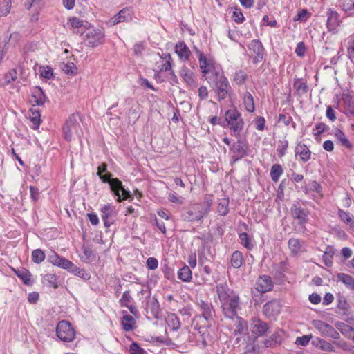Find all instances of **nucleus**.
<instances>
[{"label":"nucleus","instance_id":"nucleus-42","mask_svg":"<svg viewBox=\"0 0 354 354\" xmlns=\"http://www.w3.org/2000/svg\"><path fill=\"white\" fill-rule=\"evenodd\" d=\"M192 271L189 266H184L178 272V277L183 281L189 282L192 279Z\"/></svg>","mask_w":354,"mask_h":354},{"label":"nucleus","instance_id":"nucleus-53","mask_svg":"<svg viewBox=\"0 0 354 354\" xmlns=\"http://www.w3.org/2000/svg\"><path fill=\"white\" fill-rule=\"evenodd\" d=\"M132 299H132L131 296L130 295L129 290H127V291L124 292L122 295V297L119 300L120 306H122V307L129 306V305L131 302Z\"/></svg>","mask_w":354,"mask_h":354},{"label":"nucleus","instance_id":"nucleus-47","mask_svg":"<svg viewBox=\"0 0 354 354\" xmlns=\"http://www.w3.org/2000/svg\"><path fill=\"white\" fill-rule=\"evenodd\" d=\"M32 261L37 264H39L45 259L46 255L44 252L41 249H36L32 252Z\"/></svg>","mask_w":354,"mask_h":354},{"label":"nucleus","instance_id":"nucleus-20","mask_svg":"<svg viewBox=\"0 0 354 354\" xmlns=\"http://www.w3.org/2000/svg\"><path fill=\"white\" fill-rule=\"evenodd\" d=\"M292 216L299 221V224L306 223L308 221V211L302 209L299 204H294L291 207Z\"/></svg>","mask_w":354,"mask_h":354},{"label":"nucleus","instance_id":"nucleus-33","mask_svg":"<svg viewBox=\"0 0 354 354\" xmlns=\"http://www.w3.org/2000/svg\"><path fill=\"white\" fill-rule=\"evenodd\" d=\"M30 120L32 122L31 128L33 129H37L40 125L41 122V114L39 110L35 109H31L29 114Z\"/></svg>","mask_w":354,"mask_h":354},{"label":"nucleus","instance_id":"nucleus-41","mask_svg":"<svg viewBox=\"0 0 354 354\" xmlns=\"http://www.w3.org/2000/svg\"><path fill=\"white\" fill-rule=\"evenodd\" d=\"M334 136L342 145L348 149H351L352 147V145L351 144L348 138L346 137L345 134L340 129H335L334 132Z\"/></svg>","mask_w":354,"mask_h":354},{"label":"nucleus","instance_id":"nucleus-30","mask_svg":"<svg viewBox=\"0 0 354 354\" xmlns=\"http://www.w3.org/2000/svg\"><path fill=\"white\" fill-rule=\"evenodd\" d=\"M165 319L168 326L174 331H177L181 326L180 320L175 313L167 314Z\"/></svg>","mask_w":354,"mask_h":354},{"label":"nucleus","instance_id":"nucleus-48","mask_svg":"<svg viewBox=\"0 0 354 354\" xmlns=\"http://www.w3.org/2000/svg\"><path fill=\"white\" fill-rule=\"evenodd\" d=\"M106 165L104 163L101 164L97 167V174L99 176V178L103 183H106L108 181V179L112 176V174L111 173L103 175V173H105L106 171Z\"/></svg>","mask_w":354,"mask_h":354},{"label":"nucleus","instance_id":"nucleus-10","mask_svg":"<svg viewBox=\"0 0 354 354\" xmlns=\"http://www.w3.org/2000/svg\"><path fill=\"white\" fill-rule=\"evenodd\" d=\"M106 183L109 184L111 190L113 192L114 195L118 197V202L129 199L131 197V192L124 189L122 181L118 178L111 177Z\"/></svg>","mask_w":354,"mask_h":354},{"label":"nucleus","instance_id":"nucleus-32","mask_svg":"<svg viewBox=\"0 0 354 354\" xmlns=\"http://www.w3.org/2000/svg\"><path fill=\"white\" fill-rule=\"evenodd\" d=\"M338 281L342 282L345 286L351 290H354V278L345 273H339L337 275Z\"/></svg>","mask_w":354,"mask_h":354},{"label":"nucleus","instance_id":"nucleus-40","mask_svg":"<svg viewBox=\"0 0 354 354\" xmlns=\"http://www.w3.org/2000/svg\"><path fill=\"white\" fill-rule=\"evenodd\" d=\"M217 212L221 216H225L229 212V199L228 198H221L217 205Z\"/></svg>","mask_w":354,"mask_h":354},{"label":"nucleus","instance_id":"nucleus-39","mask_svg":"<svg viewBox=\"0 0 354 354\" xmlns=\"http://www.w3.org/2000/svg\"><path fill=\"white\" fill-rule=\"evenodd\" d=\"M243 256L240 251H234L231 256V265L234 268H239L243 263Z\"/></svg>","mask_w":354,"mask_h":354},{"label":"nucleus","instance_id":"nucleus-12","mask_svg":"<svg viewBox=\"0 0 354 354\" xmlns=\"http://www.w3.org/2000/svg\"><path fill=\"white\" fill-rule=\"evenodd\" d=\"M101 217L106 227H110L115 221L117 212L115 207L110 204L103 205L101 209Z\"/></svg>","mask_w":354,"mask_h":354},{"label":"nucleus","instance_id":"nucleus-58","mask_svg":"<svg viewBox=\"0 0 354 354\" xmlns=\"http://www.w3.org/2000/svg\"><path fill=\"white\" fill-rule=\"evenodd\" d=\"M39 72L40 75L46 79L51 78L53 74L52 68L48 66L40 67Z\"/></svg>","mask_w":354,"mask_h":354},{"label":"nucleus","instance_id":"nucleus-5","mask_svg":"<svg viewBox=\"0 0 354 354\" xmlns=\"http://www.w3.org/2000/svg\"><path fill=\"white\" fill-rule=\"evenodd\" d=\"M84 42L88 47L95 48L104 42V31L93 27L91 24L85 26Z\"/></svg>","mask_w":354,"mask_h":354},{"label":"nucleus","instance_id":"nucleus-37","mask_svg":"<svg viewBox=\"0 0 354 354\" xmlns=\"http://www.w3.org/2000/svg\"><path fill=\"white\" fill-rule=\"evenodd\" d=\"M150 310L151 314L153 317H157L158 314L160 313V306L158 300L156 298H152L147 304V307L146 308V312L148 313V310Z\"/></svg>","mask_w":354,"mask_h":354},{"label":"nucleus","instance_id":"nucleus-57","mask_svg":"<svg viewBox=\"0 0 354 354\" xmlns=\"http://www.w3.org/2000/svg\"><path fill=\"white\" fill-rule=\"evenodd\" d=\"M62 71L67 75H75L77 72V68L73 63H67L64 64Z\"/></svg>","mask_w":354,"mask_h":354},{"label":"nucleus","instance_id":"nucleus-62","mask_svg":"<svg viewBox=\"0 0 354 354\" xmlns=\"http://www.w3.org/2000/svg\"><path fill=\"white\" fill-rule=\"evenodd\" d=\"M131 354H143L144 350L136 342H133L129 347Z\"/></svg>","mask_w":354,"mask_h":354},{"label":"nucleus","instance_id":"nucleus-49","mask_svg":"<svg viewBox=\"0 0 354 354\" xmlns=\"http://www.w3.org/2000/svg\"><path fill=\"white\" fill-rule=\"evenodd\" d=\"M248 79L247 74L242 70H239L236 71L233 77V81L237 84V85H242L245 84V81Z\"/></svg>","mask_w":354,"mask_h":354},{"label":"nucleus","instance_id":"nucleus-43","mask_svg":"<svg viewBox=\"0 0 354 354\" xmlns=\"http://www.w3.org/2000/svg\"><path fill=\"white\" fill-rule=\"evenodd\" d=\"M283 170L279 164H274L270 169V178L274 183L277 182L280 176L283 174Z\"/></svg>","mask_w":354,"mask_h":354},{"label":"nucleus","instance_id":"nucleus-19","mask_svg":"<svg viewBox=\"0 0 354 354\" xmlns=\"http://www.w3.org/2000/svg\"><path fill=\"white\" fill-rule=\"evenodd\" d=\"M180 75L187 84L192 88L197 86V81L194 72L187 67H183L180 71Z\"/></svg>","mask_w":354,"mask_h":354},{"label":"nucleus","instance_id":"nucleus-46","mask_svg":"<svg viewBox=\"0 0 354 354\" xmlns=\"http://www.w3.org/2000/svg\"><path fill=\"white\" fill-rule=\"evenodd\" d=\"M335 254L334 250L332 248H328V250L324 253L322 256L323 261L326 266L331 267L333 263V255Z\"/></svg>","mask_w":354,"mask_h":354},{"label":"nucleus","instance_id":"nucleus-25","mask_svg":"<svg viewBox=\"0 0 354 354\" xmlns=\"http://www.w3.org/2000/svg\"><path fill=\"white\" fill-rule=\"evenodd\" d=\"M122 313L123 314V317L121 319V324L123 330L127 332L133 330L136 324L135 319L131 315L127 314V311L125 310H122Z\"/></svg>","mask_w":354,"mask_h":354},{"label":"nucleus","instance_id":"nucleus-31","mask_svg":"<svg viewBox=\"0 0 354 354\" xmlns=\"http://www.w3.org/2000/svg\"><path fill=\"white\" fill-rule=\"evenodd\" d=\"M263 313L266 316H272L279 312V304L276 301H270L264 304Z\"/></svg>","mask_w":354,"mask_h":354},{"label":"nucleus","instance_id":"nucleus-54","mask_svg":"<svg viewBox=\"0 0 354 354\" xmlns=\"http://www.w3.org/2000/svg\"><path fill=\"white\" fill-rule=\"evenodd\" d=\"M239 239L241 243L247 249L251 250L253 248V245L250 243V239L245 232H242L239 234Z\"/></svg>","mask_w":354,"mask_h":354},{"label":"nucleus","instance_id":"nucleus-11","mask_svg":"<svg viewBox=\"0 0 354 354\" xmlns=\"http://www.w3.org/2000/svg\"><path fill=\"white\" fill-rule=\"evenodd\" d=\"M231 158L235 162L248 156V147L241 140H238L230 146Z\"/></svg>","mask_w":354,"mask_h":354},{"label":"nucleus","instance_id":"nucleus-18","mask_svg":"<svg viewBox=\"0 0 354 354\" xmlns=\"http://www.w3.org/2000/svg\"><path fill=\"white\" fill-rule=\"evenodd\" d=\"M236 321L234 323L235 329L234 331V335L236 337L235 344H239L241 339L240 335L245 334L248 331V324L246 321H245L243 318L239 316H236Z\"/></svg>","mask_w":354,"mask_h":354},{"label":"nucleus","instance_id":"nucleus-35","mask_svg":"<svg viewBox=\"0 0 354 354\" xmlns=\"http://www.w3.org/2000/svg\"><path fill=\"white\" fill-rule=\"evenodd\" d=\"M68 272L83 279L84 280H88L90 279V274L88 272H87L84 269L77 267L73 263H72V266L70 267V269Z\"/></svg>","mask_w":354,"mask_h":354},{"label":"nucleus","instance_id":"nucleus-61","mask_svg":"<svg viewBox=\"0 0 354 354\" xmlns=\"http://www.w3.org/2000/svg\"><path fill=\"white\" fill-rule=\"evenodd\" d=\"M327 128H328V127L323 122H319V123L316 124L315 128V129H313V131L316 130L317 131L313 133L314 136H319L324 131H325Z\"/></svg>","mask_w":354,"mask_h":354},{"label":"nucleus","instance_id":"nucleus-15","mask_svg":"<svg viewBox=\"0 0 354 354\" xmlns=\"http://www.w3.org/2000/svg\"><path fill=\"white\" fill-rule=\"evenodd\" d=\"M268 329L269 326L266 322L257 317L252 319L250 330L253 334L257 336H262L268 332Z\"/></svg>","mask_w":354,"mask_h":354},{"label":"nucleus","instance_id":"nucleus-52","mask_svg":"<svg viewBox=\"0 0 354 354\" xmlns=\"http://www.w3.org/2000/svg\"><path fill=\"white\" fill-rule=\"evenodd\" d=\"M288 147V141L286 139L279 140L277 145V151L279 157H283L286 153L287 148Z\"/></svg>","mask_w":354,"mask_h":354},{"label":"nucleus","instance_id":"nucleus-59","mask_svg":"<svg viewBox=\"0 0 354 354\" xmlns=\"http://www.w3.org/2000/svg\"><path fill=\"white\" fill-rule=\"evenodd\" d=\"M255 127L259 131H263L265 129L266 120L262 116H257L254 120Z\"/></svg>","mask_w":354,"mask_h":354},{"label":"nucleus","instance_id":"nucleus-13","mask_svg":"<svg viewBox=\"0 0 354 354\" xmlns=\"http://www.w3.org/2000/svg\"><path fill=\"white\" fill-rule=\"evenodd\" d=\"M249 50L252 52L253 62L255 64L261 62L264 57L265 49L261 41L259 39H253L248 46Z\"/></svg>","mask_w":354,"mask_h":354},{"label":"nucleus","instance_id":"nucleus-3","mask_svg":"<svg viewBox=\"0 0 354 354\" xmlns=\"http://www.w3.org/2000/svg\"><path fill=\"white\" fill-rule=\"evenodd\" d=\"M206 80L215 92L218 101L227 97L231 86L223 71L214 75H207Z\"/></svg>","mask_w":354,"mask_h":354},{"label":"nucleus","instance_id":"nucleus-45","mask_svg":"<svg viewBox=\"0 0 354 354\" xmlns=\"http://www.w3.org/2000/svg\"><path fill=\"white\" fill-rule=\"evenodd\" d=\"M44 283L53 288H58L57 278L55 274L48 273L43 277Z\"/></svg>","mask_w":354,"mask_h":354},{"label":"nucleus","instance_id":"nucleus-38","mask_svg":"<svg viewBox=\"0 0 354 354\" xmlns=\"http://www.w3.org/2000/svg\"><path fill=\"white\" fill-rule=\"evenodd\" d=\"M16 275L21 279L23 282L28 286L32 284V280L31 279V273L26 269H21L15 271Z\"/></svg>","mask_w":354,"mask_h":354},{"label":"nucleus","instance_id":"nucleus-17","mask_svg":"<svg viewBox=\"0 0 354 354\" xmlns=\"http://www.w3.org/2000/svg\"><path fill=\"white\" fill-rule=\"evenodd\" d=\"M196 305L201 311V315L205 320L208 321L212 319L214 310L212 303L203 299H198L196 301Z\"/></svg>","mask_w":354,"mask_h":354},{"label":"nucleus","instance_id":"nucleus-6","mask_svg":"<svg viewBox=\"0 0 354 354\" xmlns=\"http://www.w3.org/2000/svg\"><path fill=\"white\" fill-rule=\"evenodd\" d=\"M225 116L227 126L232 131V135L236 137L239 136L244 127V121L241 118V113L237 109H233L227 110L225 113Z\"/></svg>","mask_w":354,"mask_h":354},{"label":"nucleus","instance_id":"nucleus-8","mask_svg":"<svg viewBox=\"0 0 354 354\" xmlns=\"http://www.w3.org/2000/svg\"><path fill=\"white\" fill-rule=\"evenodd\" d=\"M196 53L198 55L200 68L205 79L207 75H214L223 71L220 66L216 65L213 59L207 57L202 52L197 50Z\"/></svg>","mask_w":354,"mask_h":354},{"label":"nucleus","instance_id":"nucleus-23","mask_svg":"<svg viewBox=\"0 0 354 354\" xmlns=\"http://www.w3.org/2000/svg\"><path fill=\"white\" fill-rule=\"evenodd\" d=\"M132 19V12L130 8H124L122 9L113 18V24H117L120 22L129 21Z\"/></svg>","mask_w":354,"mask_h":354},{"label":"nucleus","instance_id":"nucleus-29","mask_svg":"<svg viewBox=\"0 0 354 354\" xmlns=\"http://www.w3.org/2000/svg\"><path fill=\"white\" fill-rule=\"evenodd\" d=\"M337 308L341 315L346 316L350 315V306L344 296L338 297Z\"/></svg>","mask_w":354,"mask_h":354},{"label":"nucleus","instance_id":"nucleus-60","mask_svg":"<svg viewBox=\"0 0 354 354\" xmlns=\"http://www.w3.org/2000/svg\"><path fill=\"white\" fill-rule=\"evenodd\" d=\"M146 264L149 270H153L158 268V261L154 257H149L147 259Z\"/></svg>","mask_w":354,"mask_h":354},{"label":"nucleus","instance_id":"nucleus-16","mask_svg":"<svg viewBox=\"0 0 354 354\" xmlns=\"http://www.w3.org/2000/svg\"><path fill=\"white\" fill-rule=\"evenodd\" d=\"M48 261L55 266L59 267L62 269L68 271L70 267L72 266V261L66 259V258L59 256L55 252L49 255Z\"/></svg>","mask_w":354,"mask_h":354},{"label":"nucleus","instance_id":"nucleus-4","mask_svg":"<svg viewBox=\"0 0 354 354\" xmlns=\"http://www.w3.org/2000/svg\"><path fill=\"white\" fill-rule=\"evenodd\" d=\"M82 116L78 113H72L68 116L63 127L64 138L71 141L75 137L80 138L83 133L80 124Z\"/></svg>","mask_w":354,"mask_h":354},{"label":"nucleus","instance_id":"nucleus-44","mask_svg":"<svg viewBox=\"0 0 354 354\" xmlns=\"http://www.w3.org/2000/svg\"><path fill=\"white\" fill-rule=\"evenodd\" d=\"M288 248L294 254H298L301 250V243L298 239L291 238L288 241Z\"/></svg>","mask_w":354,"mask_h":354},{"label":"nucleus","instance_id":"nucleus-28","mask_svg":"<svg viewBox=\"0 0 354 354\" xmlns=\"http://www.w3.org/2000/svg\"><path fill=\"white\" fill-rule=\"evenodd\" d=\"M175 51L182 60H187L189 57L190 50L184 42L178 43L175 46Z\"/></svg>","mask_w":354,"mask_h":354},{"label":"nucleus","instance_id":"nucleus-51","mask_svg":"<svg viewBox=\"0 0 354 354\" xmlns=\"http://www.w3.org/2000/svg\"><path fill=\"white\" fill-rule=\"evenodd\" d=\"M83 255L81 257L84 262L92 261L95 259V255L91 248L88 247H82Z\"/></svg>","mask_w":354,"mask_h":354},{"label":"nucleus","instance_id":"nucleus-22","mask_svg":"<svg viewBox=\"0 0 354 354\" xmlns=\"http://www.w3.org/2000/svg\"><path fill=\"white\" fill-rule=\"evenodd\" d=\"M133 100L132 98H127L125 100V104L128 106H131L129 110L128 111V123L130 124H133L136 122V121L139 118V114L137 111V104H133Z\"/></svg>","mask_w":354,"mask_h":354},{"label":"nucleus","instance_id":"nucleus-50","mask_svg":"<svg viewBox=\"0 0 354 354\" xmlns=\"http://www.w3.org/2000/svg\"><path fill=\"white\" fill-rule=\"evenodd\" d=\"M341 6L348 15H354V0H342Z\"/></svg>","mask_w":354,"mask_h":354},{"label":"nucleus","instance_id":"nucleus-24","mask_svg":"<svg viewBox=\"0 0 354 354\" xmlns=\"http://www.w3.org/2000/svg\"><path fill=\"white\" fill-rule=\"evenodd\" d=\"M295 153L299 155L303 162H306L310 159L311 152L304 143H299L295 147Z\"/></svg>","mask_w":354,"mask_h":354},{"label":"nucleus","instance_id":"nucleus-56","mask_svg":"<svg viewBox=\"0 0 354 354\" xmlns=\"http://www.w3.org/2000/svg\"><path fill=\"white\" fill-rule=\"evenodd\" d=\"M294 86L295 87L297 92L299 95L306 94L308 91V86L306 82L299 81L296 82L294 84Z\"/></svg>","mask_w":354,"mask_h":354},{"label":"nucleus","instance_id":"nucleus-9","mask_svg":"<svg viewBox=\"0 0 354 354\" xmlns=\"http://www.w3.org/2000/svg\"><path fill=\"white\" fill-rule=\"evenodd\" d=\"M56 334L61 341L65 342H72L75 337V330L71 324L66 320H62L57 324Z\"/></svg>","mask_w":354,"mask_h":354},{"label":"nucleus","instance_id":"nucleus-27","mask_svg":"<svg viewBox=\"0 0 354 354\" xmlns=\"http://www.w3.org/2000/svg\"><path fill=\"white\" fill-rule=\"evenodd\" d=\"M68 21L71 28H73V32L76 34H83L82 30H80V28H84L85 30V26H88L89 24L87 22L84 24L82 20L80 19L77 17H70Z\"/></svg>","mask_w":354,"mask_h":354},{"label":"nucleus","instance_id":"nucleus-14","mask_svg":"<svg viewBox=\"0 0 354 354\" xmlns=\"http://www.w3.org/2000/svg\"><path fill=\"white\" fill-rule=\"evenodd\" d=\"M326 26L328 30L333 33H336L337 29L341 23L338 12L335 10L329 9L326 12Z\"/></svg>","mask_w":354,"mask_h":354},{"label":"nucleus","instance_id":"nucleus-21","mask_svg":"<svg viewBox=\"0 0 354 354\" xmlns=\"http://www.w3.org/2000/svg\"><path fill=\"white\" fill-rule=\"evenodd\" d=\"M31 97L32 98V102L37 106L43 105L46 100V97L43 90L39 86H34L32 88Z\"/></svg>","mask_w":354,"mask_h":354},{"label":"nucleus","instance_id":"nucleus-64","mask_svg":"<svg viewBox=\"0 0 354 354\" xmlns=\"http://www.w3.org/2000/svg\"><path fill=\"white\" fill-rule=\"evenodd\" d=\"M232 19L235 22L240 24L244 21L245 18L243 13L240 10H236L233 12Z\"/></svg>","mask_w":354,"mask_h":354},{"label":"nucleus","instance_id":"nucleus-7","mask_svg":"<svg viewBox=\"0 0 354 354\" xmlns=\"http://www.w3.org/2000/svg\"><path fill=\"white\" fill-rule=\"evenodd\" d=\"M273 286V281L270 276L265 274L260 276L254 285L257 292H252V298L255 304L262 302L263 299H261L262 294L270 291Z\"/></svg>","mask_w":354,"mask_h":354},{"label":"nucleus","instance_id":"nucleus-63","mask_svg":"<svg viewBox=\"0 0 354 354\" xmlns=\"http://www.w3.org/2000/svg\"><path fill=\"white\" fill-rule=\"evenodd\" d=\"M168 200L174 203L182 205L183 203L184 199L183 198H180L177 196V194L174 192H171L168 195Z\"/></svg>","mask_w":354,"mask_h":354},{"label":"nucleus","instance_id":"nucleus-1","mask_svg":"<svg viewBox=\"0 0 354 354\" xmlns=\"http://www.w3.org/2000/svg\"><path fill=\"white\" fill-rule=\"evenodd\" d=\"M216 292L224 316L230 319L236 317L238 310L241 309L239 295L222 284L216 286Z\"/></svg>","mask_w":354,"mask_h":354},{"label":"nucleus","instance_id":"nucleus-55","mask_svg":"<svg viewBox=\"0 0 354 354\" xmlns=\"http://www.w3.org/2000/svg\"><path fill=\"white\" fill-rule=\"evenodd\" d=\"M319 347L324 351L335 352V346H333L331 343H330L324 339H319Z\"/></svg>","mask_w":354,"mask_h":354},{"label":"nucleus","instance_id":"nucleus-2","mask_svg":"<svg viewBox=\"0 0 354 354\" xmlns=\"http://www.w3.org/2000/svg\"><path fill=\"white\" fill-rule=\"evenodd\" d=\"M213 204L212 196H205L201 203H194L181 212V218L187 222L202 221Z\"/></svg>","mask_w":354,"mask_h":354},{"label":"nucleus","instance_id":"nucleus-36","mask_svg":"<svg viewBox=\"0 0 354 354\" xmlns=\"http://www.w3.org/2000/svg\"><path fill=\"white\" fill-rule=\"evenodd\" d=\"M313 325L324 335L329 334L330 331L333 330V327L332 326L322 320L313 321Z\"/></svg>","mask_w":354,"mask_h":354},{"label":"nucleus","instance_id":"nucleus-34","mask_svg":"<svg viewBox=\"0 0 354 354\" xmlns=\"http://www.w3.org/2000/svg\"><path fill=\"white\" fill-rule=\"evenodd\" d=\"M337 214L343 222L348 224L350 227L354 230V216L353 214L341 209L338 210Z\"/></svg>","mask_w":354,"mask_h":354},{"label":"nucleus","instance_id":"nucleus-26","mask_svg":"<svg viewBox=\"0 0 354 354\" xmlns=\"http://www.w3.org/2000/svg\"><path fill=\"white\" fill-rule=\"evenodd\" d=\"M241 97L246 111L249 113H253L255 110V106L252 94L246 91L242 94Z\"/></svg>","mask_w":354,"mask_h":354}]
</instances>
